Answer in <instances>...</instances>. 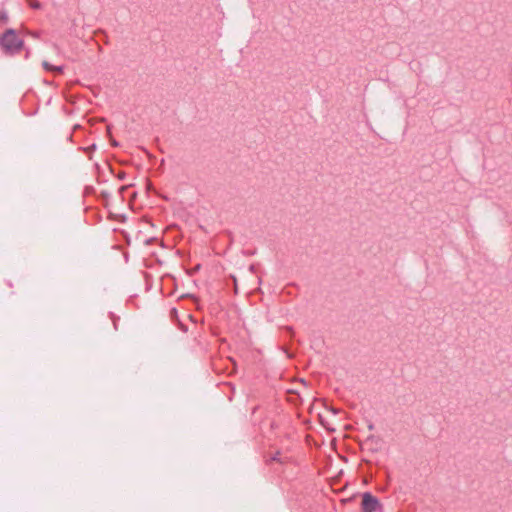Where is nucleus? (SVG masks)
Returning <instances> with one entry per match:
<instances>
[{"mask_svg": "<svg viewBox=\"0 0 512 512\" xmlns=\"http://www.w3.org/2000/svg\"><path fill=\"white\" fill-rule=\"evenodd\" d=\"M42 66L46 71H51L57 74H61L64 71L63 66H54L47 61H43Z\"/></svg>", "mask_w": 512, "mask_h": 512, "instance_id": "4", "label": "nucleus"}, {"mask_svg": "<svg viewBox=\"0 0 512 512\" xmlns=\"http://www.w3.org/2000/svg\"><path fill=\"white\" fill-rule=\"evenodd\" d=\"M26 1L28 2L29 0H26Z\"/></svg>", "mask_w": 512, "mask_h": 512, "instance_id": "6", "label": "nucleus"}, {"mask_svg": "<svg viewBox=\"0 0 512 512\" xmlns=\"http://www.w3.org/2000/svg\"><path fill=\"white\" fill-rule=\"evenodd\" d=\"M23 47V40L19 38L14 29H7L0 36V48L7 55L19 53Z\"/></svg>", "mask_w": 512, "mask_h": 512, "instance_id": "1", "label": "nucleus"}, {"mask_svg": "<svg viewBox=\"0 0 512 512\" xmlns=\"http://www.w3.org/2000/svg\"><path fill=\"white\" fill-rule=\"evenodd\" d=\"M28 4L33 9H40L41 8V4L37 0H29Z\"/></svg>", "mask_w": 512, "mask_h": 512, "instance_id": "5", "label": "nucleus"}, {"mask_svg": "<svg viewBox=\"0 0 512 512\" xmlns=\"http://www.w3.org/2000/svg\"><path fill=\"white\" fill-rule=\"evenodd\" d=\"M380 507L378 499L370 493H365L362 497L363 512H375Z\"/></svg>", "mask_w": 512, "mask_h": 512, "instance_id": "2", "label": "nucleus"}, {"mask_svg": "<svg viewBox=\"0 0 512 512\" xmlns=\"http://www.w3.org/2000/svg\"><path fill=\"white\" fill-rule=\"evenodd\" d=\"M291 458L285 453L280 451H276L272 456L266 459L267 463L277 462L279 464H286L290 462Z\"/></svg>", "mask_w": 512, "mask_h": 512, "instance_id": "3", "label": "nucleus"}]
</instances>
